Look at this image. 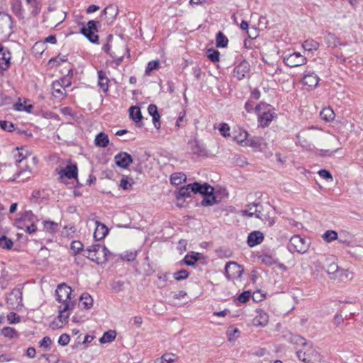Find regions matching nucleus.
<instances>
[{
    "instance_id": "f257e3e1",
    "label": "nucleus",
    "mask_w": 363,
    "mask_h": 363,
    "mask_svg": "<svg viewBox=\"0 0 363 363\" xmlns=\"http://www.w3.org/2000/svg\"><path fill=\"white\" fill-rule=\"evenodd\" d=\"M72 289L65 284L58 285L55 290L56 299L60 303L58 306L59 315L51 323L53 329L62 328L69 317L76 305V300L72 297Z\"/></svg>"
},
{
    "instance_id": "f03ea898",
    "label": "nucleus",
    "mask_w": 363,
    "mask_h": 363,
    "mask_svg": "<svg viewBox=\"0 0 363 363\" xmlns=\"http://www.w3.org/2000/svg\"><path fill=\"white\" fill-rule=\"evenodd\" d=\"M199 193L203 196V199L201 201L202 206H212L214 203L219 202L221 197H219L217 193H215L214 188L207 183H189L186 186L181 187L177 192L179 196L183 198H190L193 195Z\"/></svg>"
},
{
    "instance_id": "7ed1b4c3",
    "label": "nucleus",
    "mask_w": 363,
    "mask_h": 363,
    "mask_svg": "<svg viewBox=\"0 0 363 363\" xmlns=\"http://www.w3.org/2000/svg\"><path fill=\"white\" fill-rule=\"evenodd\" d=\"M111 255L105 245L95 244L89 246L84 252V256L97 264L106 263Z\"/></svg>"
},
{
    "instance_id": "20e7f679",
    "label": "nucleus",
    "mask_w": 363,
    "mask_h": 363,
    "mask_svg": "<svg viewBox=\"0 0 363 363\" xmlns=\"http://www.w3.org/2000/svg\"><path fill=\"white\" fill-rule=\"evenodd\" d=\"M296 356L299 360L306 363L319 362L320 354L312 344L306 342L301 349L297 350Z\"/></svg>"
},
{
    "instance_id": "39448f33",
    "label": "nucleus",
    "mask_w": 363,
    "mask_h": 363,
    "mask_svg": "<svg viewBox=\"0 0 363 363\" xmlns=\"http://www.w3.org/2000/svg\"><path fill=\"white\" fill-rule=\"evenodd\" d=\"M288 249L291 252H296L303 254L306 252L308 249V243L301 236L294 235L291 237L288 244Z\"/></svg>"
},
{
    "instance_id": "423d86ee",
    "label": "nucleus",
    "mask_w": 363,
    "mask_h": 363,
    "mask_svg": "<svg viewBox=\"0 0 363 363\" xmlns=\"http://www.w3.org/2000/svg\"><path fill=\"white\" fill-rule=\"evenodd\" d=\"M11 33V17L7 13H0V39H7Z\"/></svg>"
},
{
    "instance_id": "0eeeda50",
    "label": "nucleus",
    "mask_w": 363,
    "mask_h": 363,
    "mask_svg": "<svg viewBox=\"0 0 363 363\" xmlns=\"http://www.w3.org/2000/svg\"><path fill=\"white\" fill-rule=\"evenodd\" d=\"M306 62V57L298 52H294L293 53L286 55L284 57V64L290 67H295L305 65Z\"/></svg>"
},
{
    "instance_id": "6e6552de",
    "label": "nucleus",
    "mask_w": 363,
    "mask_h": 363,
    "mask_svg": "<svg viewBox=\"0 0 363 363\" xmlns=\"http://www.w3.org/2000/svg\"><path fill=\"white\" fill-rule=\"evenodd\" d=\"M225 272L228 280H234L241 277L243 268L235 262H229L225 264Z\"/></svg>"
},
{
    "instance_id": "1a4fd4ad",
    "label": "nucleus",
    "mask_w": 363,
    "mask_h": 363,
    "mask_svg": "<svg viewBox=\"0 0 363 363\" xmlns=\"http://www.w3.org/2000/svg\"><path fill=\"white\" fill-rule=\"evenodd\" d=\"M39 220V218L31 211H24V227L26 228V232L28 234L36 233L38 230L36 223Z\"/></svg>"
},
{
    "instance_id": "9d476101",
    "label": "nucleus",
    "mask_w": 363,
    "mask_h": 363,
    "mask_svg": "<svg viewBox=\"0 0 363 363\" xmlns=\"http://www.w3.org/2000/svg\"><path fill=\"white\" fill-rule=\"evenodd\" d=\"M277 114L274 108L269 105V108H266L262 113H258L259 125L262 128H267L269 125Z\"/></svg>"
},
{
    "instance_id": "9b49d317",
    "label": "nucleus",
    "mask_w": 363,
    "mask_h": 363,
    "mask_svg": "<svg viewBox=\"0 0 363 363\" xmlns=\"http://www.w3.org/2000/svg\"><path fill=\"white\" fill-rule=\"evenodd\" d=\"M60 178L66 177L68 179H77L78 168L77 164H68L65 167L62 168L60 171L56 169Z\"/></svg>"
},
{
    "instance_id": "f8f14e48",
    "label": "nucleus",
    "mask_w": 363,
    "mask_h": 363,
    "mask_svg": "<svg viewBox=\"0 0 363 363\" xmlns=\"http://www.w3.org/2000/svg\"><path fill=\"white\" fill-rule=\"evenodd\" d=\"M262 208V207L259 203H250L245 206V210L242 211V214L246 215L248 217H252L255 216L257 218L264 220V216L261 211Z\"/></svg>"
},
{
    "instance_id": "ddd939ff",
    "label": "nucleus",
    "mask_w": 363,
    "mask_h": 363,
    "mask_svg": "<svg viewBox=\"0 0 363 363\" xmlns=\"http://www.w3.org/2000/svg\"><path fill=\"white\" fill-rule=\"evenodd\" d=\"M250 66L246 60H242L233 69V76L238 80H242L246 74L250 72Z\"/></svg>"
},
{
    "instance_id": "4468645a",
    "label": "nucleus",
    "mask_w": 363,
    "mask_h": 363,
    "mask_svg": "<svg viewBox=\"0 0 363 363\" xmlns=\"http://www.w3.org/2000/svg\"><path fill=\"white\" fill-rule=\"evenodd\" d=\"M116 164L121 167L125 169L133 162L131 155L125 152H121L114 157Z\"/></svg>"
},
{
    "instance_id": "2eb2a0df",
    "label": "nucleus",
    "mask_w": 363,
    "mask_h": 363,
    "mask_svg": "<svg viewBox=\"0 0 363 363\" xmlns=\"http://www.w3.org/2000/svg\"><path fill=\"white\" fill-rule=\"evenodd\" d=\"M320 78L313 72H306L302 79L303 84L310 88H315L319 82Z\"/></svg>"
},
{
    "instance_id": "dca6fc26",
    "label": "nucleus",
    "mask_w": 363,
    "mask_h": 363,
    "mask_svg": "<svg viewBox=\"0 0 363 363\" xmlns=\"http://www.w3.org/2000/svg\"><path fill=\"white\" fill-rule=\"evenodd\" d=\"M324 40L328 47L336 48L338 45L346 46L348 45L347 42L342 43L340 38L331 32H328L326 33L324 37Z\"/></svg>"
},
{
    "instance_id": "f3484780",
    "label": "nucleus",
    "mask_w": 363,
    "mask_h": 363,
    "mask_svg": "<svg viewBox=\"0 0 363 363\" xmlns=\"http://www.w3.org/2000/svg\"><path fill=\"white\" fill-rule=\"evenodd\" d=\"M52 95L55 99L62 100L67 96V92L59 82L56 80L52 83Z\"/></svg>"
},
{
    "instance_id": "a211bd4d",
    "label": "nucleus",
    "mask_w": 363,
    "mask_h": 363,
    "mask_svg": "<svg viewBox=\"0 0 363 363\" xmlns=\"http://www.w3.org/2000/svg\"><path fill=\"white\" fill-rule=\"evenodd\" d=\"M263 240V233L260 231L255 230L248 235L247 242L250 247H254L262 243Z\"/></svg>"
},
{
    "instance_id": "6ab92c4d",
    "label": "nucleus",
    "mask_w": 363,
    "mask_h": 363,
    "mask_svg": "<svg viewBox=\"0 0 363 363\" xmlns=\"http://www.w3.org/2000/svg\"><path fill=\"white\" fill-rule=\"evenodd\" d=\"M96 228L94 233V238L96 240L104 239L108 233V228L104 223L96 221Z\"/></svg>"
},
{
    "instance_id": "aec40b11",
    "label": "nucleus",
    "mask_w": 363,
    "mask_h": 363,
    "mask_svg": "<svg viewBox=\"0 0 363 363\" xmlns=\"http://www.w3.org/2000/svg\"><path fill=\"white\" fill-rule=\"evenodd\" d=\"M256 315L253 319V324L256 326H264L269 321L268 314L262 309L256 311Z\"/></svg>"
},
{
    "instance_id": "412c9836",
    "label": "nucleus",
    "mask_w": 363,
    "mask_h": 363,
    "mask_svg": "<svg viewBox=\"0 0 363 363\" xmlns=\"http://www.w3.org/2000/svg\"><path fill=\"white\" fill-rule=\"evenodd\" d=\"M10 59V52L0 44V68L1 69L6 70L9 67Z\"/></svg>"
},
{
    "instance_id": "4be33fe9",
    "label": "nucleus",
    "mask_w": 363,
    "mask_h": 363,
    "mask_svg": "<svg viewBox=\"0 0 363 363\" xmlns=\"http://www.w3.org/2000/svg\"><path fill=\"white\" fill-rule=\"evenodd\" d=\"M43 230L50 235H55L58 232L60 224L50 220H45L43 221Z\"/></svg>"
},
{
    "instance_id": "5701e85b",
    "label": "nucleus",
    "mask_w": 363,
    "mask_h": 363,
    "mask_svg": "<svg viewBox=\"0 0 363 363\" xmlns=\"http://www.w3.org/2000/svg\"><path fill=\"white\" fill-rule=\"evenodd\" d=\"M128 111L130 118L138 124V127H141L142 124H138L139 123H141L143 119L140 108L138 106H132L129 108Z\"/></svg>"
},
{
    "instance_id": "b1692460",
    "label": "nucleus",
    "mask_w": 363,
    "mask_h": 363,
    "mask_svg": "<svg viewBox=\"0 0 363 363\" xmlns=\"http://www.w3.org/2000/svg\"><path fill=\"white\" fill-rule=\"evenodd\" d=\"M108 82L109 79L107 77L106 73L100 70L98 72V85L103 90L104 93H107L108 91Z\"/></svg>"
},
{
    "instance_id": "393cba45",
    "label": "nucleus",
    "mask_w": 363,
    "mask_h": 363,
    "mask_svg": "<svg viewBox=\"0 0 363 363\" xmlns=\"http://www.w3.org/2000/svg\"><path fill=\"white\" fill-rule=\"evenodd\" d=\"M94 144L99 147H106L109 144L108 135L104 132L98 133L95 137Z\"/></svg>"
},
{
    "instance_id": "a878e982",
    "label": "nucleus",
    "mask_w": 363,
    "mask_h": 363,
    "mask_svg": "<svg viewBox=\"0 0 363 363\" xmlns=\"http://www.w3.org/2000/svg\"><path fill=\"white\" fill-rule=\"evenodd\" d=\"M353 274L348 269H339L335 277H333V279H338L340 281H347L352 279Z\"/></svg>"
},
{
    "instance_id": "bb28decb",
    "label": "nucleus",
    "mask_w": 363,
    "mask_h": 363,
    "mask_svg": "<svg viewBox=\"0 0 363 363\" xmlns=\"http://www.w3.org/2000/svg\"><path fill=\"white\" fill-rule=\"evenodd\" d=\"M94 303V300L92 297L88 293H84L80 296V302L79 305L83 308L90 309Z\"/></svg>"
},
{
    "instance_id": "cd10ccee",
    "label": "nucleus",
    "mask_w": 363,
    "mask_h": 363,
    "mask_svg": "<svg viewBox=\"0 0 363 363\" xmlns=\"http://www.w3.org/2000/svg\"><path fill=\"white\" fill-rule=\"evenodd\" d=\"M328 261L330 262L328 265L325 267V271L328 273V275H332L333 277H335L336 274L337 273L339 270V267L335 262V258L333 257H330L328 258Z\"/></svg>"
},
{
    "instance_id": "c85d7f7f",
    "label": "nucleus",
    "mask_w": 363,
    "mask_h": 363,
    "mask_svg": "<svg viewBox=\"0 0 363 363\" xmlns=\"http://www.w3.org/2000/svg\"><path fill=\"white\" fill-rule=\"evenodd\" d=\"M262 138L261 137H248L246 143L244 144L245 147H251L252 148L257 149L261 147L262 144Z\"/></svg>"
},
{
    "instance_id": "c756f323",
    "label": "nucleus",
    "mask_w": 363,
    "mask_h": 363,
    "mask_svg": "<svg viewBox=\"0 0 363 363\" xmlns=\"http://www.w3.org/2000/svg\"><path fill=\"white\" fill-rule=\"evenodd\" d=\"M337 240L340 243H342L347 246L352 245V235L348 232L341 231Z\"/></svg>"
},
{
    "instance_id": "7c9ffc66",
    "label": "nucleus",
    "mask_w": 363,
    "mask_h": 363,
    "mask_svg": "<svg viewBox=\"0 0 363 363\" xmlns=\"http://www.w3.org/2000/svg\"><path fill=\"white\" fill-rule=\"evenodd\" d=\"M26 1L32 9L31 14L33 16H35L39 14L42 6L40 0H26Z\"/></svg>"
},
{
    "instance_id": "2f4dec72",
    "label": "nucleus",
    "mask_w": 363,
    "mask_h": 363,
    "mask_svg": "<svg viewBox=\"0 0 363 363\" xmlns=\"http://www.w3.org/2000/svg\"><path fill=\"white\" fill-rule=\"evenodd\" d=\"M320 115L321 118L327 122L332 121L335 118L334 111L330 107L323 108L320 113Z\"/></svg>"
},
{
    "instance_id": "473e14b6",
    "label": "nucleus",
    "mask_w": 363,
    "mask_h": 363,
    "mask_svg": "<svg viewBox=\"0 0 363 363\" xmlns=\"http://www.w3.org/2000/svg\"><path fill=\"white\" fill-rule=\"evenodd\" d=\"M250 134L246 130L241 129L234 135V140L242 146H244Z\"/></svg>"
},
{
    "instance_id": "72a5a7b5",
    "label": "nucleus",
    "mask_w": 363,
    "mask_h": 363,
    "mask_svg": "<svg viewBox=\"0 0 363 363\" xmlns=\"http://www.w3.org/2000/svg\"><path fill=\"white\" fill-rule=\"evenodd\" d=\"M201 256L200 253L191 252V254H187L183 261L188 266H194V264L199 259Z\"/></svg>"
},
{
    "instance_id": "f704fd0d",
    "label": "nucleus",
    "mask_w": 363,
    "mask_h": 363,
    "mask_svg": "<svg viewBox=\"0 0 363 363\" xmlns=\"http://www.w3.org/2000/svg\"><path fill=\"white\" fill-rule=\"evenodd\" d=\"M302 47L305 50L313 52L318 49L319 43L314 40H306L303 43Z\"/></svg>"
},
{
    "instance_id": "c9c22d12",
    "label": "nucleus",
    "mask_w": 363,
    "mask_h": 363,
    "mask_svg": "<svg viewBox=\"0 0 363 363\" xmlns=\"http://www.w3.org/2000/svg\"><path fill=\"white\" fill-rule=\"evenodd\" d=\"M116 337V333L115 330H108L104 333L99 341L102 344L111 342L115 340Z\"/></svg>"
},
{
    "instance_id": "e433bc0d",
    "label": "nucleus",
    "mask_w": 363,
    "mask_h": 363,
    "mask_svg": "<svg viewBox=\"0 0 363 363\" xmlns=\"http://www.w3.org/2000/svg\"><path fill=\"white\" fill-rule=\"evenodd\" d=\"M228 38L220 31L216 34V44L218 48H225L228 45Z\"/></svg>"
},
{
    "instance_id": "4c0bfd02",
    "label": "nucleus",
    "mask_w": 363,
    "mask_h": 363,
    "mask_svg": "<svg viewBox=\"0 0 363 363\" xmlns=\"http://www.w3.org/2000/svg\"><path fill=\"white\" fill-rule=\"evenodd\" d=\"M176 361L175 354L172 353L164 354L160 359H157L155 363H174Z\"/></svg>"
},
{
    "instance_id": "58836bf2",
    "label": "nucleus",
    "mask_w": 363,
    "mask_h": 363,
    "mask_svg": "<svg viewBox=\"0 0 363 363\" xmlns=\"http://www.w3.org/2000/svg\"><path fill=\"white\" fill-rule=\"evenodd\" d=\"M206 56L212 62H217L220 59V52L217 50L210 48L206 50Z\"/></svg>"
},
{
    "instance_id": "ea45409f",
    "label": "nucleus",
    "mask_w": 363,
    "mask_h": 363,
    "mask_svg": "<svg viewBox=\"0 0 363 363\" xmlns=\"http://www.w3.org/2000/svg\"><path fill=\"white\" fill-rule=\"evenodd\" d=\"M322 237L325 242H331L332 241L337 240L338 235L336 231L330 230L325 231Z\"/></svg>"
},
{
    "instance_id": "a19ab883",
    "label": "nucleus",
    "mask_w": 363,
    "mask_h": 363,
    "mask_svg": "<svg viewBox=\"0 0 363 363\" xmlns=\"http://www.w3.org/2000/svg\"><path fill=\"white\" fill-rule=\"evenodd\" d=\"M160 68V60H152L147 63L145 69V74L150 75L151 72L154 70H157Z\"/></svg>"
},
{
    "instance_id": "79ce46f5",
    "label": "nucleus",
    "mask_w": 363,
    "mask_h": 363,
    "mask_svg": "<svg viewBox=\"0 0 363 363\" xmlns=\"http://www.w3.org/2000/svg\"><path fill=\"white\" fill-rule=\"evenodd\" d=\"M259 259L262 263L268 266H272L277 262V259L274 256L267 254L260 255Z\"/></svg>"
},
{
    "instance_id": "37998d69",
    "label": "nucleus",
    "mask_w": 363,
    "mask_h": 363,
    "mask_svg": "<svg viewBox=\"0 0 363 363\" xmlns=\"http://www.w3.org/2000/svg\"><path fill=\"white\" fill-rule=\"evenodd\" d=\"M80 33L84 35L91 43L98 44L99 43V35L95 34L94 31H83L80 30Z\"/></svg>"
},
{
    "instance_id": "c03bdc74",
    "label": "nucleus",
    "mask_w": 363,
    "mask_h": 363,
    "mask_svg": "<svg viewBox=\"0 0 363 363\" xmlns=\"http://www.w3.org/2000/svg\"><path fill=\"white\" fill-rule=\"evenodd\" d=\"M289 341L294 345H297L301 347L307 342L306 339L298 335H291L289 337Z\"/></svg>"
},
{
    "instance_id": "a18cd8bd",
    "label": "nucleus",
    "mask_w": 363,
    "mask_h": 363,
    "mask_svg": "<svg viewBox=\"0 0 363 363\" xmlns=\"http://www.w3.org/2000/svg\"><path fill=\"white\" fill-rule=\"evenodd\" d=\"M100 23L97 21L91 20L89 21L87 23V27H82L81 29H82L83 31H98V28L100 27Z\"/></svg>"
},
{
    "instance_id": "49530a36",
    "label": "nucleus",
    "mask_w": 363,
    "mask_h": 363,
    "mask_svg": "<svg viewBox=\"0 0 363 363\" xmlns=\"http://www.w3.org/2000/svg\"><path fill=\"white\" fill-rule=\"evenodd\" d=\"M137 257V251L129 250L125 251L121 255V259L128 262H133Z\"/></svg>"
},
{
    "instance_id": "de8ad7c7",
    "label": "nucleus",
    "mask_w": 363,
    "mask_h": 363,
    "mask_svg": "<svg viewBox=\"0 0 363 363\" xmlns=\"http://www.w3.org/2000/svg\"><path fill=\"white\" fill-rule=\"evenodd\" d=\"M13 13L19 18L22 16V4L21 0H15L11 4Z\"/></svg>"
},
{
    "instance_id": "09e8293b",
    "label": "nucleus",
    "mask_w": 363,
    "mask_h": 363,
    "mask_svg": "<svg viewBox=\"0 0 363 363\" xmlns=\"http://www.w3.org/2000/svg\"><path fill=\"white\" fill-rule=\"evenodd\" d=\"M27 101L24 99V112L32 113L33 115H38L40 110L38 107H35L33 104H28Z\"/></svg>"
},
{
    "instance_id": "8fccbe9b",
    "label": "nucleus",
    "mask_w": 363,
    "mask_h": 363,
    "mask_svg": "<svg viewBox=\"0 0 363 363\" xmlns=\"http://www.w3.org/2000/svg\"><path fill=\"white\" fill-rule=\"evenodd\" d=\"M21 150H22V147H18L11 152V156L16 164L20 163L23 160L22 154L20 152Z\"/></svg>"
},
{
    "instance_id": "3c124183",
    "label": "nucleus",
    "mask_w": 363,
    "mask_h": 363,
    "mask_svg": "<svg viewBox=\"0 0 363 363\" xmlns=\"http://www.w3.org/2000/svg\"><path fill=\"white\" fill-rule=\"evenodd\" d=\"M189 273L186 269H181L174 273L173 277L177 281H182L188 278Z\"/></svg>"
},
{
    "instance_id": "603ef678",
    "label": "nucleus",
    "mask_w": 363,
    "mask_h": 363,
    "mask_svg": "<svg viewBox=\"0 0 363 363\" xmlns=\"http://www.w3.org/2000/svg\"><path fill=\"white\" fill-rule=\"evenodd\" d=\"M70 249L74 255H77L83 250V244L78 240L72 241L70 245Z\"/></svg>"
},
{
    "instance_id": "864d4df0",
    "label": "nucleus",
    "mask_w": 363,
    "mask_h": 363,
    "mask_svg": "<svg viewBox=\"0 0 363 363\" xmlns=\"http://www.w3.org/2000/svg\"><path fill=\"white\" fill-rule=\"evenodd\" d=\"M186 175L183 172H175L171 174L170 182L179 180V182H186Z\"/></svg>"
},
{
    "instance_id": "5fc2aeb1",
    "label": "nucleus",
    "mask_w": 363,
    "mask_h": 363,
    "mask_svg": "<svg viewBox=\"0 0 363 363\" xmlns=\"http://www.w3.org/2000/svg\"><path fill=\"white\" fill-rule=\"evenodd\" d=\"M67 58L66 56H57L54 58H52L49 60L48 64L51 66L54 65H60L62 62H66Z\"/></svg>"
},
{
    "instance_id": "6e6d98bb",
    "label": "nucleus",
    "mask_w": 363,
    "mask_h": 363,
    "mask_svg": "<svg viewBox=\"0 0 363 363\" xmlns=\"http://www.w3.org/2000/svg\"><path fill=\"white\" fill-rule=\"evenodd\" d=\"M13 245V242L8 239L6 236L0 238V247L6 249H11Z\"/></svg>"
},
{
    "instance_id": "4d7b16f0",
    "label": "nucleus",
    "mask_w": 363,
    "mask_h": 363,
    "mask_svg": "<svg viewBox=\"0 0 363 363\" xmlns=\"http://www.w3.org/2000/svg\"><path fill=\"white\" fill-rule=\"evenodd\" d=\"M219 131L220 134L225 137H229L230 136V126L228 124L225 123H222L220 125Z\"/></svg>"
},
{
    "instance_id": "13d9d810",
    "label": "nucleus",
    "mask_w": 363,
    "mask_h": 363,
    "mask_svg": "<svg viewBox=\"0 0 363 363\" xmlns=\"http://www.w3.org/2000/svg\"><path fill=\"white\" fill-rule=\"evenodd\" d=\"M52 343L51 339L46 336L43 338L40 342V347L43 348L45 350L48 351L50 349V345Z\"/></svg>"
},
{
    "instance_id": "bf43d9fd",
    "label": "nucleus",
    "mask_w": 363,
    "mask_h": 363,
    "mask_svg": "<svg viewBox=\"0 0 363 363\" xmlns=\"http://www.w3.org/2000/svg\"><path fill=\"white\" fill-rule=\"evenodd\" d=\"M186 116V111H182L179 113V116L176 121V126L177 128H182L185 125L186 122L184 121V118Z\"/></svg>"
},
{
    "instance_id": "052dcab7",
    "label": "nucleus",
    "mask_w": 363,
    "mask_h": 363,
    "mask_svg": "<svg viewBox=\"0 0 363 363\" xmlns=\"http://www.w3.org/2000/svg\"><path fill=\"white\" fill-rule=\"evenodd\" d=\"M1 335L8 337H13L16 335V331L13 328L10 327H5L1 330Z\"/></svg>"
},
{
    "instance_id": "680f3d73",
    "label": "nucleus",
    "mask_w": 363,
    "mask_h": 363,
    "mask_svg": "<svg viewBox=\"0 0 363 363\" xmlns=\"http://www.w3.org/2000/svg\"><path fill=\"white\" fill-rule=\"evenodd\" d=\"M124 282L122 281H114L111 284V288L115 292H120L123 290Z\"/></svg>"
},
{
    "instance_id": "e2e57ef3",
    "label": "nucleus",
    "mask_w": 363,
    "mask_h": 363,
    "mask_svg": "<svg viewBox=\"0 0 363 363\" xmlns=\"http://www.w3.org/2000/svg\"><path fill=\"white\" fill-rule=\"evenodd\" d=\"M0 127L6 131L11 132L14 130V125L9 121H0Z\"/></svg>"
},
{
    "instance_id": "0e129e2a",
    "label": "nucleus",
    "mask_w": 363,
    "mask_h": 363,
    "mask_svg": "<svg viewBox=\"0 0 363 363\" xmlns=\"http://www.w3.org/2000/svg\"><path fill=\"white\" fill-rule=\"evenodd\" d=\"M69 341H70L69 335L66 333L62 334L59 337V339H58V343H59V345H60L62 346L67 345L69 344Z\"/></svg>"
},
{
    "instance_id": "69168bd1",
    "label": "nucleus",
    "mask_w": 363,
    "mask_h": 363,
    "mask_svg": "<svg viewBox=\"0 0 363 363\" xmlns=\"http://www.w3.org/2000/svg\"><path fill=\"white\" fill-rule=\"evenodd\" d=\"M266 108H269V104L264 102H261L256 105L253 111H255V113L258 115V113H262L261 111H264Z\"/></svg>"
},
{
    "instance_id": "338daca9",
    "label": "nucleus",
    "mask_w": 363,
    "mask_h": 363,
    "mask_svg": "<svg viewBox=\"0 0 363 363\" xmlns=\"http://www.w3.org/2000/svg\"><path fill=\"white\" fill-rule=\"evenodd\" d=\"M250 296L251 293L249 291H245L238 296V300L240 303H246L249 301Z\"/></svg>"
},
{
    "instance_id": "774afa93",
    "label": "nucleus",
    "mask_w": 363,
    "mask_h": 363,
    "mask_svg": "<svg viewBox=\"0 0 363 363\" xmlns=\"http://www.w3.org/2000/svg\"><path fill=\"white\" fill-rule=\"evenodd\" d=\"M318 174L323 179L328 180L333 179L331 173L326 169H320L318 172Z\"/></svg>"
}]
</instances>
